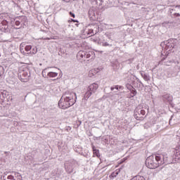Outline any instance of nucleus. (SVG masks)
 <instances>
[{
  "label": "nucleus",
  "instance_id": "nucleus-1",
  "mask_svg": "<svg viewBox=\"0 0 180 180\" xmlns=\"http://www.w3.org/2000/svg\"><path fill=\"white\" fill-rule=\"evenodd\" d=\"M165 164L164 158L161 154H155L147 158L146 160V165L150 169H155L158 167H161Z\"/></svg>",
  "mask_w": 180,
  "mask_h": 180
},
{
  "label": "nucleus",
  "instance_id": "nucleus-2",
  "mask_svg": "<svg viewBox=\"0 0 180 180\" xmlns=\"http://www.w3.org/2000/svg\"><path fill=\"white\" fill-rule=\"evenodd\" d=\"M77 102V94L75 93L68 94L66 96L62 97L58 102L60 109H68Z\"/></svg>",
  "mask_w": 180,
  "mask_h": 180
},
{
  "label": "nucleus",
  "instance_id": "nucleus-3",
  "mask_svg": "<svg viewBox=\"0 0 180 180\" xmlns=\"http://www.w3.org/2000/svg\"><path fill=\"white\" fill-rule=\"evenodd\" d=\"M98 88H99V85L96 83L90 84L87 88L86 92L84 94V99L88 101V99H89L92 96V94H95V92H96Z\"/></svg>",
  "mask_w": 180,
  "mask_h": 180
},
{
  "label": "nucleus",
  "instance_id": "nucleus-4",
  "mask_svg": "<svg viewBox=\"0 0 180 180\" xmlns=\"http://www.w3.org/2000/svg\"><path fill=\"white\" fill-rule=\"evenodd\" d=\"M134 116L136 120H144V117H141L139 110H135Z\"/></svg>",
  "mask_w": 180,
  "mask_h": 180
},
{
  "label": "nucleus",
  "instance_id": "nucleus-5",
  "mask_svg": "<svg viewBox=\"0 0 180 180\" xmlns=\"http://www.w3.org/2000/svg\"><path fill=\"white\" fill-rule=\"evenodd\" d=\"M174 154L173 155V158H174V160H180V153H179V150L175 149L174 151Z\"/></svg>",
  "mask_w": 180,
  "mask_h": 180
},
{
  "label": "nucleus",
  "instance_id": "nucleus-6",
  "mask_svg": "<svg viewBox=\"0 0 180 180\" xmlns=\"http://www.w3.org/2000/svg\"><path fill=\"white\" fill-rule=\"evenodd\" d=\"M58 75V73L56 72H49L47 73V77H49V78H56V77H57Z\"/></svg>",
  "mask_w": 180,
  "mask_h": 180
},
{
  "label": "nucleus",
  "instance_id": "nucleus-7",
  "mask_svg": "<svg viewBox=\"0 0 180 180\" xmlns=\"http://www.w3.org/2000/svg\"><path fill=\"white\" fill-rule=\"evenodd\" d=\"M93 154L94 155H96V157H98V158L101 157V153H99V150L95 148V146L93 147Z\"/></svg>",
  "mask_w": 180,
  "mask_h": 180
},
{
  "label": "nucleus",
  "instance_id": "nucleus-8",
  "mask_svg": "<svg viewBox=\"0 0 180 180\" xmlns=\"http://www.w3.org/2000/svg\"><path fill=\"white\" fill-rule=\"evenodd\" d=\"M97 72H98V71L95 69L91 70L89 72V77H94V75H96Z\"/></svg>",
  "mask_w": 180,
  "mask_h": 180
},
{
  "label": "nucleus",
  "instance_id": "nucleus-9",
  "mask_svg": "<svg viewBox=\"0 0 180 180\" xmlns=\"http://www.w3.org/2000/svg\"><path fill=\"white\" fill-rule=\"evenodd\" d=\"M174 11H176V12H180V6H176ZM174 16H176V18H178V16H180V14L179 13H176L174 14Z\"/></svg>",
  "mask_w": 180,
  "mask_h": 180
},
{
  "label": "nucleus",
  "instance_id": "nucleus-10",
  "mask_svg": "<svg viewBox=\"0 0 180 180\" xmlns=\"http://www.w3.org/2000/svg\"><path fill=\"white\" fill-rule=\"evenodd\" d=\"M78 57H81V58H84L85 57V51H80L77 53Z\"/></svg>",
  "mask_w": 180,
  "mask_h": 180
},
{
  "label": "nucleus",
  "instance_id": "nucleus-11",
  "mask_svg": "<svg viewBox=\"0 0 180 180\" xmlns=\"http://www.w3.org/2000/svg\"><path fill=\"white\" fill-rule=\"evenodd\" d=\"M37 53V47H34L32 51L30 52V54L32 56L33 54H36Z\"/></svg>",
  "mask_w": 180,
  "mask_h": 180
},
{
  "label": "nucleus",
  "instance_id": "nucleus-12",
  "mask_svg": "<svg viewBox=\"0 0 180 180\" xmlns=\"http://www.w3.org/2000/svg\"><path fill=\"white\" fill-rule=\"evenodd\" d=\"M118 174H119L118 172H112L110 174V178H116V176H117Z\"/></svg>",
  "mask_w": 180,
  "mask_h": 180
},
{
  "label": "nucleus",
  "instance_id": "nucleus-13",
  "mask_svg": "<svg viewBox=\"0 0 180 180\" xmlns=\"http://www.w3.org/2000/svg\"><path fill=\"white\" fill-rule=\"evenodd\" d=\"M25 51H30V50H32V46H30V45L26 46L25 48Z\"/></svg>",
  "mask_w": 180,
  "mask_h": 180
},
{
  "label": "nucleus",
  "instance_id": "nucleus-14",
  "mask_svg": "<svg viewBox=\"0 0 180 180\" xmlns=\"http://www.w3.org/2000/svg\"><path fill=\"white\" fill-rule=\"evenodd\" d=\"M119 88L120 89H122L123 87L122 86H115V88L111 87V91H113V89H119Z\"/></svg>",
  "mask_w": 180,
  "mask_h": 180
},
{
  "label": "nucleus",
  "instance_id": "nucleus-15",
  "mask_svg": "<svg viewBox=\"0 0 180 180\" xmlns=\"http://www.w3.org/2000/svg\"><path fill=\"white\" fill-rule=\"evenodd\" d=\"M41 74H42V76H43L44 78H46V77H47V75H46V74H47L46 70V69L42 71Z\"/></svg>",
  "mask_w": 180,
  "mask_h": 180
},
{
  "label": "nucleus",
  "instance_id": "nucleus-16",
  "mask_svg": "<svg viewBox=\"0 0 180 180\" xmlns=\"http://www.w3.org/2000/svg\"><path fill=\"white\" fill-rule=\"evenodd\" d=\"M88 34H91L90 36H94V30H89Z\"/></svg>",
  "mask_w": 180,
  "mask_h": 180
},
{
  "label": "nucleus",
  "instance_id": "nucleus-17",
  "mask_svg": "<svg viewBox=\"0 0 180 180\" xmlns=\"http://www.w3.org/2000/svg\"><path fill=\"white\" fill-rule=\"evenodd\" d=\"M140 113H141V115H142V116H144V115H146V110H140Z\"/></svg>",
  "mask_w": 180,
  "mask_h": 180
},
{
  "label": "nucleus",
  "instance_id": "nucleus-18",
  "mask_svg": "<svg viewBox=\"0 0 180 180\" xmlns=\"http://www.w3.org/2000/svg\"><path fill=\"white\" fill-rule=\"evenodd\" d=\"M20 21L16 20V21H15V25H16V26H20Z\"/></svg>",
  "mask_w": 180,
  "mask_h": 180
},
{
  "label": "nucleus",
  "instance_id": "nucleus-19",
  "mask_svg": "<svg viewBox=\"0 0 180 180\" xmlns=\"http://www.w3.org/2000/svg\"><path fill=\"white\" fill-rule=\"evenodd\" d=\"M69 13L72 18H75V14L72 13V12L70 11Z\"/></svg>",
  "mask_w": 180,
  "mask_h": 180
},
{
  "label": "nucleus",
  "instance_id": "nucleus-20",
  "mask_svg": "<svg viewBox=\"0 0 180 180\" xmlns=\"http://www.w3.org/2000/svg\"><path fill=\"white\" fill-rule=\"evenodd\" d=\"M22 76H23V77H28L27 72H23Z\"/></svg>",
  "mask_w": 180,
  "mask_h": 180
},
{
  "label": "nucleus",
  "instance_id": "nucleus-21",
  "mask_svg": "<svg viewBox=\"0 0 180 180\" xmlns=\"http://www.w3.org/2000/svg\"><path fill=\"white\" fill-rule=\"evenodd\" d=\"M71 22H73V23H78V20L74 19H71Z\"/></svg>",
  "mask_w": 180,
  "mask_h": 180
},
{
  "label": "nucleus",
  "instance_id": "nucleus-22",
  "mask_svg": "<svg viewBox=\"0 0 180 180\" xmlns=\"http://www.w3.org/2000/svg\"><path fill=\"white\" fill-rule=\"evenodd\" d=\"M2 24L3 25H7L8 24V21L4 20V21H3Z\"/></svg>",
  "mask_w": 180,
  "mask_h": 180
},
{
  "label": "nucleus",
  "instance_id": "nucleus-23",
  "mask_svg": "<svg viewBox=\"0 0 180 180\" xmlns=\"http://www.w3.org/2000/svg\"><path fill=\"white\" fill-rule=\"evenodd\" d=\"M46 40H50V38H46Z\"/></svg>",
  "mask_w": 180,
  "mask_h": 180
},
{
  "label": "nucleus",
  "instance_id": "nucleus-24",
  "mask_svg": "<svg viewBox=\"0 0 180 180\" xmlns=\"http://www.w3.org/2000/svg\"><path fill=\"white\" fill-rule=\"evenodd\" d=\"M65 169H66V171H68V169H67V167H65Z\"/></svg>",
  "mask_w": 180,
  "mask_h": 180
},
{
  "label": "nucleus",
  "instance_id": "nucleus-25",
  "mask_svg": "<svg viewBox=\"0 0 180 180\" xmlns=\"http://www.w3.org/2000/svg\"><path fill=\"white\" fill-rule=\"evenodd\" d=\"M89 57V56L87 55V56H86V58H88Z\"/></svg>",
  "mask_w": 180,
  "mask_h": 180
},
{
  "label": "nucleus",
  "instance_id": "nucleus-26",
  "mask_svg": "<svg viewBox=\"0 0 180 180\" xmlns=\"http://www.w3.org/2000/svg\"><path fill=\"white\" fill-rule=\"evenodd\" d=\"M22 18H23V19H25V17H22Z\"/></svg>",
  "mask_w": 180,
  "mask_h": 180
}]
</instances>
